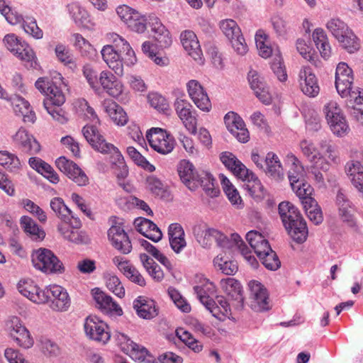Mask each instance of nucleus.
Segmentation results:
<instances>
[{"instance_id": "a18cd8bd", "label": "nucleus", "mask_w": 363, "mask_h": 363, "mask_svg": "<svg viewBox=\"0 0 363 363\" xmlns=\"http://www.w3.org/2000/svg\"><path fill=\"white\" fill-rule=\"evenodd\" d=\"M68 11L70 16L76 24L85 26L89 21L86 10L77 3L69 4Z\"/></svg>"}, {"instance_id": "f3484780", "label": "nucleus", "mask_w": 363, "mask_h": 363, "mask_svg": "<svg viewBox=\"0 0 363 363\" xmlns=\"http://www.w3.org/2000/svg\"><path fill=\"white\" fill-rule=\"evenodd\" d=\"M13 141L22 152L29 155H36L41 150V146L35 137L22 127L13 136Z\"/></svg>"}, {"instance_id": "c9c22d12", "label": "nucleus", "mask_w": 363, "mask_h": 363, "mask_svg": "<svg viewBox=\"0 0 363 363\" xmlns=\"http://www.w3.org/2000/svg\"><path fill=\"white\" fill-rule=\"evenodd\" d=\"M104 111L118 125H124L128 121L126 113L123 108L111 99H106L102 104Z\"/></svg>"}, {"instance_id": "13d9d810", "label": "nucleus", "mask_w": 363, "mask_h": 363, "mask_svg": "<svg viewBox=\"0 0 363 363\" xmlns=\"http://www.w3.org/2000/svg\"><path fill=\"white\" fill-rule=\"evenodd\" d=\"M83 75L86 79L90 87L96 93L100 92V86L99 82V76L97 72L90 65H85L83 67Z\"/></svg>"}, {"instance_id": "2eb2a0df", "label": "nucleus", "mask_w": 363, "mask_h": 363, "mask_svg": "<svg viewBox=\"0 0 363 363\" xmlns=\"http://www.w3.org/2000/svg\"><path fill=\"white\" fill-rule=\"evenodd\" d=\"M86 335L93 340L106 344L111 337L108 325L96 316H89L86 318L84 325Z\"/></svg>"}, {"instance_id": "2f4dec72", "label": "nucleus", "mask_w": 363, "mask_h": 363, "mask_svg": "<svg viewBox=\"0 0 363 363\" xmlns=\"http://www.w3.org/2000/svg\"><path fill=\"white\" fill-rule=\"evenodd\" d=\"M99 82L100 89L102 88L113 97H118L123 91V85L109 71H102L100 73Z\"/></svg>"}, {"instance_id": "f257e3e1", "label": "nucleus", "mask_w": 363, "mask_h": 363, "mask_svg": "<svg viewBox=\"0 0 363 363\" xmlns=\"http://www.w3.org/2000/svg\"><path fill=\"white\" fill-rule=\"evenodd\" d=\"M82 133L86 141L98 152L110 155V162L118 181L128 175V168L123 156L113 144L106 143L99 134L95 125H86L82 128Z\"/></svg>"}, {"instance_id": "58836bf2", "label": "nucleus", "mask_w": 363, "mask_h": 363, "mask_svg": "<svg viewBox=\"0 0 363 363\" xmlns=\"http://www.w3.org/2000/svg\"><path fill=\"white\" fill-rule=\"evenodd\" d=\"M57 229L63 238L69 242L76 244H86L89 240L85 232L71 228L66 224L59 225Z\"/></svg>"}, {"instance_id": "9d476101", "label": "nucleus", "mask_w": 363, "mask_h": 363, "mask_svg": "<svg viewBox=\"0 0 363 363\" xmlns=\"http://www.w3.org/2000/svg\"><path fill=\"white\" fill-rule=\"evenodd\" d=\"M323 111L333 133L337 136L346 134L349 126L338 104L335 101H330L324 106Z\"/></svg>"}, {"instance_id": "7c9ffc66", "label": "nucleus", "mask_w": 363, "mask_h": 363, "mask_svg": "<svg viewBox=\"0 0 363 363\" xmlns=\"http://www.w3.org/2000/svg\"><path fill=\"white\" fill-rule=\"evenodd\" d=\"M133 306L137 315L143 319H152L158 314L155 302L145 296H140L135 298Z\"/></svg>"}, {"instance_id": "1a4fd4ad", "label": "nucleus", "mask_w": 363, "mask_h": 363, "mask_svg": "<svg viewBox=\"0 0 363 363\" xmlns=\"http://www.w3.org/2000/svg\"><path fill=\"white\" fill-rule=\"evenodd\" d=\"M220 28L225 37L230 41L234 50L239 55H244L247 51V45L238 23L233 19L223 20Z\"/></svg>"}, {"instance_id": "7ed1b4c3", "label": "nucleus", "mask_w": 363, "mask_h": 363, "mask_svg": "<svg viewBox=\"0 0 363 363\" xmlns=\"http://www.w3.org/2000/svg\"><path fill=\"white\" fill-rule=\"evenodd\" d=\"M35 86L46 96L43 100V106L48 113L60 123H65L67 119L64 111L60 108L65 101V96L62 89L45 77H40L35 82Z\"/></svg>"}, {"instance_id": "864d4df0", "label": "nucleus", "mask_w": 363, "mask_h": 363, "mask_svg": "<svg viewBox=\"0 0 363 363\" xmlns=\"http://www.w3.org/2000/svg\"><path fill=\"white\" fill-rule=\"evenodd\" d=\"M213 238L216 240L218 245L224 249H233V242L230 241V238H228L225 235L220 233L219 231L209 228L205 230L204 232V238L209 239Z\"/></svg>"}, {"instance_id": "bb28decb", "label": "nucleus", "mask_w": 363, "mask_h": 363, "mask_svg": "<svg viewBox=\"0 0 363 363\" xmlns=\"http://www.w3.org/2000/svg\"><path fill=\"white\" fill-rule=\"evenodd\" d=\"M102 58L110 69L118 76L123 74V62L118 49L114 45H107L101 51Z\"/></svg>"}, {"instance_id": "b1692460", "label": "nucleus", "mask_w": 363, "mask_h": 363, "mask_svg": "<svg viewBox=\"0 0 363 363\" xmlns=\"http://www.w3.org/2000/svg\"><path fill=\"white\" fill-rule=\"evenodd\" d=\"M174 106L177 114L186 129L191 133H195L196 131V118L192 111V105L185 99H177Z\"/></svg>"}, {"instance_id": "f03ea898", "label": "nucleus", "mask_w": 363, "mask_h": 363, "mask_svg": "<svg viewBox=\"0 0 363 363\" xmlns=\"http://www.w3.org/2000/svg\"><path fill=\"white\" fill-rule=\"evenodd\" d=\"M177 171L181 180L190 190L194 191L201 186L208 196L213 198L219 195L220 189L209 172L196 171L193 164L186 160L180 161Z\"/></svg>"}, {"instance_id": "6e6d98bb", "label": "nucleus", "mask_w": 363, "mask_h": 363, "mask_svg": "<svg viewBox=\"0 0 363 363\" xmlns=\"http://www.w3.org/2000/svg\"><path fill=\"white\" fill-rule=\"evenodd\" d=\"M55 53L57 60L65 65L74 63V56L68 46L62 43L57 44Z\"/></svg>"}, {"instance_id": "9b49d317", "label": "nucleus", "mask_w": 363, "mask_h": 363, "mask_svg": "<svg viewBox=\"0 0 363 363\" xmlns=\"http://www.w3.org/2000/svg\"><path fill=\"white\" fill-rule=\"evenodd\" d=\"M146 138L151 147L158 153L167 155L174 149V138L161 128H151L147 133Z\"/></svg>"}, {"instance_id": "6e6552de", "label": "nucleus", "mask_w": 363, "mask_h": 363, "mask_svg": "<svg viewBox=\"0 0 363 363\" xmlns=\"http://www.w3.org/2000/svg\"><path fill=\"white\" fill-rule=\"evenodd\" d=\"M6 48L18 58L26 62L28 68H36V57L33 49L15 34H7L4 38Z\"/></svg>"}, {"instance_id": "72a5a7b5", "label": "nucleus", "mask_w": 363, "mask_h": 363, "mask_svg": "<svg viewBox=\"0 0 363 363\" xmlns=\"http://www.w3.org/2000/svg\"><path fill=\"white\" fill-rule=\"evenodd\" d=\"M246 240L259 259H261L265 253L272 250L268 240L257 231L252 230L248 232L246 235Z\"/></svg>"}, {"instance_id": "8fccbe9b", "label": "nucleus", "mask_w": 363, "mask_h": 363, "mask_svg": "<svg viewBox=\"0 0 363 363\" xmlns=\"http://www.w3.org/2000/svg\"><path fill=\"white\" fill-rule=\"evenodd\" d=\"M326 26L337 40L342 38V37L350 30L347 24L339 18L330 19L327 23Z\"/></svg>"}, {"instance_id": "09e8293b", "label": "nucleus", "mask_w": 363, "mask_h": 363, "mask_svg": "<svg viewBox=\"0 0 363 363\" xmlns=\"http://www.w3.org/2000/svg\"><path fill=\"white\" fill-rule=\"evenodd\" d=\"M127 153L138 166L143 167L150 172H152L155 170V166L150 164L134 147H128Z\"/></svg>"}, {"instance_id": "5fc2aeb1", "label": "nucleus", "mask_w": 363, "mask_h": 363, "mask_svg": "<svg viewBox=\"0 0 363 363\" xmlns=\"http://www.w3.org/2000/svg\"><path fill=\"white\" fill-rule=\"evenodd\" d=\"M19 159L13 154L7 151H0V165L10 172H14L19 168Z\"/></svg>"}, {"instance_id": "dca6fc26", "label": "nucleus", "mask_w": 363, "mask_h": 363, "mask_svg": "<svg viewBox=\"0 0 363 363\" xmlns=\"http://www.w3.org/2000/svg\"><path fill=\"white\" fill-rule=\"evenodd\" d=\"M251 308L255 311H264L270 308L269 295L266 288L259 281L252 280L248 284Z\"/></svg>"}, {"instance_id": "69168bd1", "label": "nucleus", "mask_w": 363, "mask_h": 363, "mask_svg": "<svg viewBox=\"0 0 363 363\" xmlns=\"http://www.w3.org/2000/svg\"><path fill=\"white\" fill-rule=\"evenodd\" d=\"M263 265L268 269L275 271L281 266V262L274 251L272 250L265 253L261 259H259Z\"/></svg>"}, {"instance_id": "cd10ccee", "label": "nucleus", "mask_w": 363, "mask_h": 363, "mask_svg": "<svg viewBox=\"0 0 363 363\" xmlns=\"http://www.w3.org/2000/svg\"><path fill=\"white\" fill-rule=\"evenodd\" d=\"M134 225L138 232L155 242H159L162 238L160 229L147 218L141 217L135 218Z\"/></svg>"}, {"instance_id": "774afa93", "label": "nucleus", "mask_w": 363, "mask_h": 363, "mask_svg": "<svg viewBox=\"0 0 363 363\" xmlns=\"http://www.w3.org/2000/svg\"><path fill=\"white\" fill-rule=\"evenodd\" d=\"M25 209L30 213L34 214L40 222H45L47 220V216L45 211L38 205L29 199L23 201Z\"/></svg>"}, {"instance_id": "423d86ee", "label": "nucleus", "mask_w": 363, "mask_h": 363, "mask_svg": "<svg viewBox=\"0 0 363 363\" xmlns=\"http://www.w3.org/2000/svg\"><path fill=\"white\" fill-rule=\"evenodd\" d=\"M286 157L288 162L291 163L288 177L293 191L300 199L311 196L313 189L304 180L305 170L301 162L292 153H289Z\"/></svg>"}, {"instance_id": "603ef678", "label": "nucleus", "mask_w": 363, "mask_h": 363, "mask_svg": "<svg viewBox=\"0 0 363 363\" xmlns=\"http://www.w3.org/2000/svg\"><path fill=\"white\" fill-rule=\"evenodd\" d=\"M11 337L18 346L25 349H28L33 345V340L26 328H21L18 332L11 333Z\"/></svg>"}, {"instance_id": "6ab92c4d", "label": "nucleus", "mask_w": 363, "mask_h": 363, "mask_svg": "<svg viewBox=\"0 0 363 363\" xmlns=\"http://www.w3.org/2000/svg\"><path fill=\"white\" fill-rule=\"evenodd\" d=\"M251 89L259 100L265 105L272 103V98L264 79L257 71L251 69L247 74Z\"/></svg>"}, {"instance_id": "680f3d73", "label": "nucleus", "mask_w": 363, "mask_h": 363, "mask_svg": "<svg viewBox=\"0 0 363 363\" xmlns=\"http://www.w3.org/2000/svg\"><path fill=\"white\" fill-rule=\"evenodd\" d=\"M328 166V163L325 162L323 157H319V159L315 162L314 164L311 167L309 173L313 176V179L315 182L323 184L324 179L320 169L323 171H326Z\"/></svg>"}, {"instance_id": "473e14b6", "label": "nucleus", "mask_w": 363, "mask_h": 363, "mask_svg": "<svg viewBox=\"0 0 363 363\" xmlns=\"http://www.w3.org/2000/svg\"><path fill=\"white\" fill-rule=\"evenodd\" d=\"M220 284L225 292L237 302L235 307L238 309L242 308L244 297L241 284L233 278H227L222 279Z\"/></svg>"}, {"instance_id": "39448f33", "label": "nucleus", "mask_w": 363, "mask_h": 363, "mask_svg": "<svg viewBox=\"0 0 363 363\" xmlns=\"http://www.w3.org/2000/svg\"><path fill=\"white\" fill-rule=\"evenodd\" d=\"M353 74L335 76V87L342 98H350L346 105L350 116L363 125V96L360 91L353 90Z\"/></svg>"}, {"instance_id": "c756f323", "label": "nucleus", "mask_w": 363, "mask_h": 363, "mask_svg": "<svg viewBox=\"0 0 363 363\" xmlns=\"http://www.w3.org/2000/svg\"><path fill=\"white\" fill-rule=\"evenodd\" d=\"M93 291H94V298L99 308L102 311L118 316L123 314L122 308L113 300L111 296L100 291L99 289H94Z\"/></svg>"}, {"instance_id": "37998d69", "label": "nucleus", "mask_w": 363, "mask_h": 363, "mask_svg": "<svg viewBox=\"0 0 363 363\" xmlns=\"http://www.w3.org/2000/svg\"><path fill=\"white\" fill-rule=\"evenodd\" d=\"M220 178L223 191L232 205L237 206L238 208H242L243 206L242 199L238 190L225 176L220 174Z\"/></svg>"}, {"instance_id": "0e129e2a", "label": "nucleus", "mask_w": 363, "mask_h": 363, "mask_svg": "<svg viewBox=\"0 0 363 363\" xmlns=\"http://www.w3.org/2000/svg\"><path fill=\"white\" fill-rule=\"evenodd\" d=\"M300 147L303 155L311 162L315 161L316 159L318 160L319 157H322L320 152L311 140H303L300 143Z\"/></svg>"}, {"instance_id": "4c0bfd02", "label": "nucleus", "mask_w": 363, "mask_h": 363, "mask_svg": "<svg viewBox=\"0 0 363 363\" xmlns=\"http://www.w3.org/2000/svg\"><path fill=\"white\" fill-rule=\"evenodd\" d=\"M28 163L30 167L47 178L50 182L57 184L59 182V177L53 168L40 158L32 157L29 159Z\"/></svg>"}, {"instance_id": "393cba45", "label": "nucleus", "mask_w": 363, "mask_h": 363, "mask_svg": "<svg viewBox=\"0 0 363 363\" xmlns=\"http://www.w3.org/2000/svg\"><path fill=\"white\" fill-rule=\"evenodd\" d=\"M49 303L55 311H66L70 306L71 301L66 289L58 285L50 286Z\"/></svg>"}, {"instance_id": "0eeeda50", "label": "nucleus", "mask_w": 363, "mask_h": 363, "mask_svg": "<svg viewBox=\"0 0 363 363\" xmlns=\"http://www.w3.org/2000/svg\"><path fill=\"white\" fill-rule=\"evenodd\" d=\"M33 267L47 274H62L65 271L62 262L52 251L40 247L33 250L31 255Z\"/></svg>"}, {"instance_id": "79ce46f5", "label": "nucleus", "mask_w": 363, "mask_h": 363, "mask_svg": "<svg viewBox=\"0 0 363 363\" xmlns=\"http://www.w3.org/2000/svg\"><path fill=\"white\" fill-rule=\"evenodd\" d=\"M140 259L147 273L155 281H161L163 279V271L152 258L144 253L140 254Z\"/></svg>"}, {"instance_id": "e2e57ef3", "label": "nucleus", "mask_w": 363, "mask_h": 363, "mask_svg": "<svg viewBox=\"0 0 363 363\" xmlns=\"http://www.w3.org/2000/svg\"><path fill=\"white\" fill-rule=\"evenodd\" d=\"M213 263L221 272L226 275H233L238 271V265L233 261L223 260L222 257L217 256L213 259Z\"/></svg>"}, {"instance_id": "c85d7f7f", "label": "nucleus", "mask_w": 363, "mask_h": 363, "mask_svg": "<svg viewBox=\"0 0 363 363\" xmlns=\"http://www.w3.org/2000/svg\"><path fill=\"white\" fill-rule=\"evenodd\" d=\"M182 44L187 53L196 61L202 62V51L196 34L184 30L180 35Z\"/></svg>"}, {"instance_id": "c03bdc74", "label": "nucleus", "mask_w": 363, "mask_h": 363, "mask_svg": "<svg viewBox=\"0 0 363 363\" xmlns=\"http://www.w3.org/2000/svg\"><path fill=\"white\" fill-rule=\"evenodd\" d=\"M194 291L203 305L204 303L208 304V301L212 299L210 296L215 292V286L208 280H204L201 284L194 286Z\"/></svg>"}, {"instance_id": "ddd939ff", "label": "nucleus", "mask_w": 363, "mask_h": 363, "mask_svg": "<svg viewBox=\"0 0 363 363\" xmlns=\"http://www.w3.org/2000/svg\"><path fill=\"white\" fill-rule=\"evenodd\" d=\"M18 291L25 297L37 304L49 302L50 286L40 288L33 280H21L17 286Z\"/></svg>"}, {"instance_id": "a19ab883", "label": "nucleus", "mask_w": 363, "mask_h": 363, "mask_svg": "<svg viewBox=\"0 0 363 363\" xmlns=\"http://www.w3.org/2000/svg\"><path fill=\"white\" fill-rule=\"evenodd\" d=\"M21 225L25 233L30 236L33 240H42L45 233L37 223L28 216H22L21 218Z\"/></svg>"}, {"instance_id": "f704fd0d", "label": "nucleus", "mask_w": 363, "mask_h": 363, "mask_svg": "<svg viewBox=\"0 0 363 363\" xmlns=\"http://www.w3.org/2000/svg\"><path fill=\"white\" fill-rule=\"evenodd\" d=\"M113 43L120 52L121 60L123 65L131 66L137 62L134 50L124 38L115 34L113 36Z\"/></svg>"}, {"instance_id": "49530a36", "label": "nucleus", "mask_w": 363, "mask_h": 363, "mask_svg": "<svg viewBox=\"0 0 363 363\" xmlns=\"http://www.w3.org/2000/svg\"><path fill=\"white\" fill-rule=\"evenodd\" d=\"M50 208L62 221L70 220L71 210L65 205L62 199L55 197L50 201Z\"/></svg>"}, {"instance_id": "de8ad7c7", "label": "nucleus", "mask_w": 363, "mask_h": 363, "mask_svg": "<svg viewBox=\"0 0 363 363\" xmlns=\"http://www.w3.org/2000/svg\"><path fill=\"white\" fill-rule=\"evenodd\" d=\"M140 245L167 269H171L172 264L168 258L161 253L154 245L144 239L140 240Z\"/></svg>"}, {"instance_id": "3c124183", "label": "nucleus", "mask_w": 363, "mask_h": 363, "mask_svg": "<svg viewBox=\"0 0 363 363\" xmlns=\"http://www.w3.org/2000/svg\"><path fill=\"white\" fill-rule=\"evenodd\" d=\"M126 25L130 30L138 33H143L147 28V18L137 11L133 13V18L127 22Z\"/></svg>"}, {"instance_id": "e433bc0d", "label": "nucleus", "mask_w": 363, "mask_h": 363, "mask_svg": "<svg viewBox=\"0 0 363 363\" xmlns=\"http://www.w3.org/2000/svg\"><path fill=\"white\" fill-rule=\"evenodd\" d=\"M122 337L124 340V344L125 345L123 346V349L125 350L127 353H129L133 358L140 362H144L146 359L148 362L150 361L152 356L145 347L134 342L126 335H123Z\"/></svg>"}, {"instance_id": "aec40b11", "label": "nucleus", "mask_w": 363, "mask_h": 363, "mask_svg": "<svg viewBox=\"0 0 363 363\" xmlns=\"http://www.w3.org/2000/svg\"><path fill=\"white\" fill-rule=\"evenodd\" d=\"M224 122L227 129L239 142L245 143L248 141L249 132L243 120L236 113L228 112L224 117Z\"/></svg>"}, {"instance_id": "a878e982", "label": "nucleus", "mask_w": 363, "mask_h": 363, "mask_svg": "<svg viewBox=\"0 0 363 363\" xmlns=\"http://www.w3.org/2000/svg\"><path fill=\"white\" fill-rule=\"evenodd\" d=\"M147 24L151 27L154 33L153 38L157 43V46L161 48L169 47L172 44V38L169 32L155 16H150L147 18Z\"/></svg>"}, {"instance_id": "20e7f679", "label": "nucleus", "mask_w": 363, "mask_h": 363, "mask_svg": "<svg viewBox=\"0 0 363 363\" xmlns=\"http://www.w3.org/2000/svg\"><path fill=\"white\" fill-rule=\"evenodd\" d=\"M278 210L291 238L297 243L303 242L308 236V228L298 209L289 201H282L279 204Z\"/></svg>"}, {"instance_id": "4468645a", "label": "nucleus", "mask_w": 363, "mask_h": 363, "mask_svg": "<svg viewBox=\"0 0 363 363\" xmlns=\"http://www.w3.org/2000/svg\"><path fill=\"white\" fill-rule=\"evenodd\" d=\"M220 160L225 167L233 173L237 177L259 183L255 175L250 171L235 155L230 152H223L220 154Z\"/></svg>"}, {"instance_id": "bf43d9fd", "label": "nucleus", "mask_w": 363, "mask_h": 363, "mask_svg": "<svg viewBox=\"0 0 363 363\" xmlns=\"http://www.w3.org/2000/svg\"><path fill=\"white\" fill-rule=\"evenodd\" d=\"M22 28L24 31L36 39L43 38V30L38 26L36 21L33 18L27 17L23 20Z\"/></svg>"}, {"instance_id": "f8f14e48", "label": "nucleus", "mask_w": 363, "mask_h": 363, "mask_svg": "<svg viewBox=\"0 0 363 363\" xmlns=\"http://www.w3.org/2000/svg\"><path fill=\"white\" fill-rule=\"evenodd\" d=\"M335 203L340 219L349 226H354L356 224L354 213L357 208L345 189H340L337 191Z\"/></svg>"}, {"instance_id": "5701e85b", "label": "nucleus", "mask_w": 363, "mask_h": 363, "mask_svg": "<svg viewBox=\"0 0 363 363\" xmlns=\"http://www.w3.org/2000/svg\"><path fill=\"white\" fill-rule=\"evenodd\" d=\"M298 82L302 92L309 96H316L320 87L318 79L310 67H303L298 73Z\"/></svg>"}, {"instance_id": "a211bd4d", "label": "nucleus", "mask_w": 363, "mask_h": 363, "mask_svg": "<svg viewBox=\"0 0 363 363\" xmlns=\"http://www.w3.org/2000/svg\"><path fill=\"white\" fill-rule=\"evenodd\" d=\"M57 167L78 186H85L89 179L79 167L72 161L60 157L55 162Z\"/></svg>"}, {"instance_id": "ea45409f", "label": "nucleus", "mask_w": 363, "mask_h": 363, "mask_svg": "<svg viewBox=\"0 0 363 363\" xmlns=\"http://www.w3.org/2000/svg\"><path fill=\"white\" fill-rule=\"evenodd\" d=\"M266 172L275 179H281L284 177L283 168L278 156L269 152L264 158Z\"/></svg>"}, {"instance_id": "338daca9", "label": "nucleus", "mask_w": 363, "mask_h": 363, "mask_svg": "<svg viewBox=\"0 0 363 363\" xmlns=\"http://www.w3.org/2000/svg\"><path fill=\"white\" fill-rule=\"evenodd\" d=\"M147 187L156 196L163 197L164 190L161 181L155 176H150L147 178Z\"/></svg>"}, {"instance_id": "052dcab7", "label": "nucleus", "mask_w": 363, "mask_h": 363, "mask_svg": "<svg viewBox=\"0 0 363 363\" xmlns=\"http://www.w3.org/2000/svg\"><path fill=\"white\" fill-rule=\"evenodd\" d=\"M106 284L108 290L113 292L116 296L119 298L124 297L125 289L117 276L110 275L107 277Z\"/></svg>"}, {"instance_id": "412c9836", "label": "nucleus", "mask_w": 363, "mask_h": 363, "mask_svg": "<svg viewBox=\"0 0 363 363\" xmlns=\"http://www.w3.org/2000/svg\"><path fill=\"white\" fill-rule=\"evenodd\" d=\"M108 237L112 245L122 254L127 255L131 252V242L120 223L113 225L109 228Z\"/></svg>"}, {"instance_id": "4be33fe9", "label": "nucleus", "mask_w": 363, "mask_h": 363, "mask_svg": "<svg viewBox=\"0 0 363 363\" xmlns=\"http://www.w3.org/2000/svg\"><path fill=\"white\" fill-rule=\"evenodd\" d=\"M188 94L194 104L203 111H209L211 103L209 97L201 84L196 80H190L187 84Z\"/></svg>"}, {"instance_id": "4d7b16f0", "label": "nucleus", "mask_w": 363, "mask_h": 363, "mask_svg": "<svg viewBox=\"0 0 363 363\" xmlns=\"http://www.w3.org/2000/svg\"><path fill=\"white\" fill-rule=\"evenodd\" d=\"M337 40L350 53L354 52L359 48L358 39L351 30Z\"/></svg>"}]
</instances>
